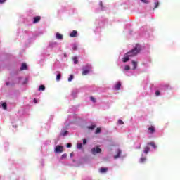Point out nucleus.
<instances>
[{
    "label": "nucleus",
    "mask_w": 180,
    "mask_h": 180,
    "mask_svg": "<svg viewBox=\"0 0 180 180\" xmlns=\"http://www.w3.org/2000/svg\"><path fill=\"white\" fill-rule=\"evenodd\" d=\"M141 51V46H140L139 44H136V46L129 52L126 53V56H128V57H136L139 53Z\"/></svg>",
    "instance_id": "obj_1"
},
{
    "label": "nucleus",
    "mask_w": 180,
    "mask_h": 180,
    "mask_svg": "<svg viewBox=\"0 0 180 180\" xmlns=\"http://www.w3.org/2000/svg\"><path fill=\"white\" fill-rule=\"evenodd\" d=\"M91 70L92 67H91V65H86V66L83 67L82 75H88V74L91 72Z\"/></svg>",
    "instance_id": "obj_2"
},
{
    "label": "nucleus",
    "mask_w": 180,
    "mask_h": 180,
    "mask_svg": "<svg viewBox=\"0 0 180 180\" xmlns=\"http://www.w3.org/2000/svg\"><path fill=\"white\" fill-rule=\"evenodd\" d=\"M102 153V149H101L99 147L96 146V148H93L91 149V153L95 155L96 154H99Z\"/></svg>",
    "instance_id": "obj_3"
},
{
    "label": "nucleus",
    "mask_w": 180,
    "mask_h": 180,
    "mask_svg": "<svg viewBox=\"0 0 180 180\" xmlns=\"http://www.w3.org/2000/svg\"><path fill=\"white\" fill-rule=\"evenodd\" d=\"M64 151V147L57 145L55 148V153H63Z\"/></svg>",
    "instance_id": "obj_4"
},
{
    "label": "nucleus",
    "mask_w": 180,
    "mask_h": 180,
    "mask_svg": "<svg viewBox=\"0 0 180 180\" xmlns=\"http://www.w3.org/2000/svg\"><path fill=\"white\" fill-rule=\"evenodd\" d=\"M41 19V17H40V16L34 17L33 23L34 24L39 23V22H40Z\"/></svg>",
    "instance_id": "obj_5"
},
{
    "label": "nucleus",
    "mask_w": 180,
    "mask_h": 180,
    "mask_svg": "<svg viewBox=\"0 0 180 180\" xmlns=\"http://www.w3.org/2000/svg\"><path fill=\"white\" fill-rule=\"evenodd\" d=\"M99 172H101V174H106V172H108V167L100 168Z\"/></svg>",
    "instance_id": "obj_6"
},
{
    "label": "nucleus",
    "mask_w": 180,
    "mask_h": 180,
    "mask_svg": "<svg viewBox=\"0 0 180 180\" xmlns=\"http://www.w3.org/2000/svg\"><path fill=\"white\" fill-rule=\"evenodd\" d=\"M77 34H78V31H77V30H73V31L70 34V37H77Z\"/></svg>",
    "instance_id": "obj_7"
},
{
    "label": "nucleus",
    "mask_w": 180,
    "mask_h": 180,
    "mask_svg": "<svg viewBox=\"0 0 180 180\" xmlns=\"http://www.w3.org/2000/svg\"><path fill=\"white\" fill-rule=\"evenodd\" d=\"M56 39H58V40H63L64 37L63 36V34H60L59 32H57L56 34Z\"/></svg>",
    "instance_id": "obj_8"
},
{
    "label": "nucleus",
    "mask_w": 180,
    "mask_h": 180,
    "mask_svg": "<svg viewBox=\"0 0 180 180\" xmlns=\"http://www.w3.org/2000/svg\"><path fill=\"white\" fill-rule=\"evenodd\" d=\"M129 57L130 56H129L128 55L125 54V56L122 59L123 63H127V61H129L130 60Z\"/></svg>",
    "instance_id": "obj_9"
},
{
    "label": "nucleus",
    "mask_w": 180,
    "mask_h": 180,
    "mask_svg": "<svg viewBox=\"0 0 180 180\" xmlns=\"http://www.w3.org/2000/svg\"><path fill=\"white\" fill-rule=\"evenodd\" d=\"M23 70H27V65L26 63H22L20 68V71H23Z\"/></svg>",
    "instance_id": "obj_10"
},
{
    "label": "nucleus",
    "mask_w": 180,
    "mask_h": 180,
    "mask_svg": "<svg viewBox=\"0 0 180 180\" xmlns=\"http://www.w3.org/2000/svg\"><path fill=\"white\" fill-rule=\"evenodd\" d=\"M120 86H122V83H121L120 82H118L116 84L115 88V89H116L117 91H119V90L120 89Z\"/></svg>",
    "instance_id": "obj_11"
},
{
    "label": "nucleus",
    "mask_w": 180,
    "mask_h": 180,
    "mask_svg": "<svg viewBox=\"0 0 180 180\" xmlns=\"http://www.w3.org/2000/svg\"><path fill=\"white\" fill-rule=\"evenodd\" d=\"M148 130L149 133H150V134H153V133H154L155 131V129L153 126L149 127L148 129Z\"/></svg>",
    "instance_id": "obj_12"
},
{
    "label": "nucleus",
    "mask_w": 180,
    "mask_h": 180,
    "mask_svg": "<svg viewBox=\"0 0 180 180\" xmlns=\"http://www.w3.org/2000/svg\"><path fill=\"white\" fill-rule=\"evenodd\" d=\"M148 146H151L153 148H157V145L154 142H150L148 143Z\"/></svg>",
    "instance_id": "obj_13"
},
{
    "label": "nucleus",
    "mask_w": 180,
    "mask_h": 180,
    "mask_svg": "<svg viewBox=\"0 0 180 180\" xmlns=\"http://www.w3.org/2000/svg\"><path fill=\"white\" fill-rule=\"evenodd\" d=\"M121 155H122V150H118L117 154L114 157V158L116 160V158H119V157H120Z\"/></svg>",
    "instance_id": "obj_14"
},
{
    "label": "nucleus",
    "mask_w": 180,
    "mask_h": 180,
    "mask_svg": "<svg viewBox=\"0 0 180 180\" xmlns=\"http://www.w3.org/2000/svg\"><path fill=\"white\" fill-rule=\"evenodd\" d=\"M150 152V147L146 146L144 148V153L145 154H148V153Z\"/></svg>",
    "instance_id": "obj_15"
},
{
    "label": "nucleus",
    "mask_w": 180,
    "mask_h": 180,
    "mask_svg": "<svg viewBox=\"0 0 180 180\" xmlns=\"http://www.w3.org/2000/svg\"><path fill=\"white\" fill-rule=\"evenodd\" d=\"M133 70H136L137 68V62L132 60Z\"/></svg>",
    "instance_id": "obj_16"
},
{
    "label": "nucleus",
    "mask_w": 180,
    "mask_h": 180,
    "mask_svg": "<svg viewBox=\"0 0 180 180\" xmlns=\"http://www.w3.org/2000/svg\"><path fill=\"white\" fill-rule=\"evenodd\" d=\"M155 7L153 8V9H157V8H158V6H160V2L156 1L154 3Z\"/></svg>",
    "instance_id": "obj_17"
},
{
    "label": "nucleus",
    "mask_w": 180,
    "mask_h": 180,
    "mask_svg": "<svg viewBox=\"0 0 180 180\" xmlns=\"http://www.w3.org/2000/svg\"><path fill=\"white\" fill-rule=\"evenodd\" d=\"M46 86L44 85L39 86V91H45Z\"/></svg>",
    "instance_id": "obj_18"
},
{
    "label": "nucleus",
    "mask_w": 180,
    "mask_h": 180,
    "mask_svg": "<svg viewBox=\"0 0 180 180\" xmlns=\"http://www.w3.org/2000/svg\"><path fill=\"white\" fill-rule=\"evenodd\" d=\"M146 158H141L139 162H141V164H143V162H146Z\"/></svg>",
    "instance_id": "obj_19"
},
{
    "label": "nucleus",
    "mask_w": 180,
    "mask_h": 180,
    "mask_svg": "<svg viewBox=\"0 0 180 180\" xmlns=\"http://www.w3.org/2000/svg\"><path fill=\"white\" fill-rule=\"evenodd\" d=\"M95 127H96V125H91L89 127H87V129H89V130H94V129H95Z\"/></svg>",
    "instance_id": "obj_20"
},
{
    "label": "nucleus",
    "mask_w": 180,
    "mask_h": 180,
    "mask_svg": "<svg viewBox=\"0 0 180 180\" xmlns=\"http://www.w3.org/2000/svg\"><path fill=\"white\" fill-rule=\"evenodd\" d=\"M1 106H2L3 109H4V110H6V109H7L6 103H3L1 104Z\"/></svg>",
    "instance_id": "obj_21"
},
{
    "label": "nucleus",
    "mask_w": 180,
    "mask_h": 180,
    "mask_svg": "<svg viewBox=\"0 0 180 180\" xmlns=\"http://www.w3.org/2000/svg\"><path fill=\"white\" fill-rule=\"evenodd\" d=\"M73 61H74V64H78V58L74 57Z\"/></svg>",
    "instance_id": "obj_22"
},
{
    "label": "nucleus",
    "mask_w": 180,
    "mask_h": 180,
    "mask_svg": "<svg viewBox=\"0 0 180 180\" xmlns=\"http://www.w3.org/2000/svg\"><path fill=\"white\" fill-rule=\"evenodd\" d=\"M72 79H74V75H70V77H69V78H68L69 82H71V81H72Z\"/></svg>",
    "instance_id": "obj_23"
},
{
    "label": "nucleus",
    "mask_w": 180,
    "mask_h": 180,
    "mask_svg": "<svg viewBox=\"0 0 180 180\" xmlns=\"http://www.w3.org/2000/svg\"><path fill=\"white\" fill-rule=\"evenodd\" d=\"M61 79V74H58L56 76V80L60 81Z\"/></svg>",
    "instance_id": "obj_24"
},
{
    "label": "nucleus",
    "mask_w": 180,
    "mask_h": 180,
    "mask_svg": "<svg viewBox=\"0 0 180 180\" xmlns=\"http://www.w3.org/2000/svg\"><path fill=\"white\" fill-rule=\"evenodd\" d=\"M65 158H67V153H65L61 156V160H65Z\"/></svg>",
    "instance_id": "obj_25"
},
{
    "label": "nucleus",
    "mask_w": 180,
    "mask_h": 180,
    "mask_svg": "<svg viewBox=\"0 0 180 180\" xmlns=\"http://www.w3.org/2000/svg\"><path fill=\"white\" fill-rule=\"evenodd\" d=\"M90 99H91V101H92V102H94V103H95L96 102V99H95V98L94 96H91Z\"/></svg>",
    "instance_id": "obj_26"
},
{
    "label": "nucleus",
    "mask_w": 180,
    "mask_h": 180,
    "mask_svg": "<svg viewBox=\"0 0 180 180\" xmlns=\"http://www.w3.org/2000/svg\"><path fill=\"white\" fill-rule=\"evenodd\" d=\"M155 95H156V96H160V95H161V93L160 92L159 90H157V91H155Z\"/></svg>",
    "instance_id": "obj_27"
},
{
    "label": "nucleus",
    "mask_w": 180,
    "mask_h": 180,
    "mask_svg": "<svg viewBox=\"0 0 180 180\" xmlns=\"http://www.w3.org/2000/svg\"><path fill=\"white\" fill-rule=\"evenodd\" d=\"M99 133H101V128H97V129H96V134H99Z\"/></svg>",
    "instance_id": "obj_28"
},
{
    "label": "nucleus",
    "mask_w": 180,
    "mask_h": 180,
    "mask_svg": "<svg viewBox=\"0 0 180 180\" xmlns=\"http://www.w3.org/2000/svg\"><path fill=\"white\" fill-rule=\"evenodd\" d=\"M77 148L80 150V148H82V143H77Z\"/></svg>",
    "instance_id": "obj_29"
},
{
    "label": "nucleus",
    "mask_w": 180,
    "mask_h": 180,
    "mask_svg": "<svg viewBox=\"0 0 180 180\" xmlns=\"http://www.w3.org/2000/svg\"><path fill=\"white\" fill-rule=\"evenodd\" d=\"M124 70H125L126 71H129V70H130V66L126 65V66L124 67Z\"/></svg>",
    "instance_id": "obj_30"
},
{
    "label": "nucleus",
    "mask_w": 180,
    "mask_h": 180,
    "mask_svg": "<svg viewBox=\"0 0 180 180\" xmlns=\"http://www.w3.org/2000/svg\"><path fill=\"white\" fill-rule=\"evenodd\" d=\"M118 124H124V122L122 120H119Z\"/></svg>",
    "instance_id": "obj_31"
},
{
    "label": "nucleus",
    "mask_w": 180,
    "mask_h": 180,
    "mask_svg": "<svg viewBox=\"0 0 180 180\" xmlns=\"http://www.w3.org/2000/svg\"><path fill=\"white\" fill-rule=\"evenodd\" d=\"M67 133H68V131H65L64 132L61 133V136H66Z\"/></svg>",
    "instance_id": "obj_32"
},
{
    "label": "nucleus",
    "mask_w": 180,
    "mask_h": 180,
    "mask_svg": "<svg viewBox=\"0 0 180 180\" xmlns=\"http://www.w3.org/2000/svg\"><path fill=\"white\" fill-rule=\"evenodd\" d=\"M141 2H143V4H148V1L147 0H141Z\"/></svg>",
    "instance_id": "obj_33"
},
{
    "label": "nucleus",
    "mask_w": 180,
    "mask_h": 180,
    "mask_svg": "<svg viewBox=\"0 0 180 180\" xmlns=\"http://www.w3.org/2000/svg\"><path fill=\"white\" fill-rule=\"evenodd\" d=\"M6 2V0H0V4H5Z\"/></svg>",
    "instance_id": "obj_34"
},
{
    "label": "nucleus",
    "mask_w": 180,
    "mask_h": 180,
    "mask_svg": "<svg viewBox=\"0 0 180 180\" xmlns=\"http://www.w3.org/2000/svg\"><path fill=\"white\" fill-rule=\"evenodd\" d=\"M71 146H72L71 143H68V144H67L68 148H70Z\"/></svg>",
    "instance_id": "obj_35"
},
{
    "label": "nucleus",
    "mask_w": 180,
    "mask_h": 180,
    "mask_svg": "<svg viewBox=\"0 0 180 180\" xmlns=\"http://www.w3.org/2000/svg\"><path fill=\"white\" fill-rule=\"evenodd\" d=\"M83 144H86V139H83Z\"/></svg>",
    "instance_id": "obj_36"
},
{
    "label": "nucleus",
    "mask_w": 180,
    "mask_h": 180,
    "mask_svg": "<svg viewBox=\"0 0 180 180\" xmlns=\"http://www.w3.org/2000/svg\"><path fill=\"white\" fill-rule=\"evenodd\" d=\"M6 86H8V85H10L9 82H6Z\"/></svg>",
    "instance_id": "obj_37"
},
{
    "label": "nucleus",
    "mask_w": 180,
    "mask_h": 180,
    "mask_svg": "<svg viewBox=\"0 0 180 180\" xmlns=\"http://www.w3.org/2000/svg\"><path fill=\"white\" fill-rule=\"evenodd\" d=\"M34 103H37V100L36 98L34 99Z\"/></svg>",
    "instance_id": "obj_38"
},
{
    "label": "nucleus",
    "mask_w": 180,
    "mask_h": 180,
    "mask_svg": "<svg viewBox=\"0 0 180 180\" xmlns=\"http://www.w3.org/2000/svg\"><path fill=\"white\" fill-rule=\"evenodd\" d=\"M73 50H77V46H75L73 47Z\"/></svg>",
    "instance_id": "obj_39"
},
{
    "label": "nucleus",
    "mask_w": 180,
    "mask_h": 180,
    "mask_svg": "<svg viewBox=\"0 0 180 180\" xmlns=\"http://www.w3.org/2000/svg\"><path fill=\"white\" fill-rule=\"evenodd\" d=\"M100 5H101V6H102V1L100 2Z\"/></svg>",
    "instance_id": "obj_40"
},
{
    "label": "nucleus",
    "mask_w": 180,
    "mask_h": 180,
    "mask_svg": "<svg viewBox=\"0 0 180 180\" xmlns=\"http://www.w3.org/2000/svg\"><path fill=\"white\" fill-rule=\"evenodd\" d=\"M70 157H72V153H70Z\"/></svg>",
    "instance_id": "obj_41"
}]
</instances>
